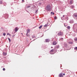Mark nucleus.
<instances>
[{
    "mask_svg": "<svg viewBox=\"0 0 77 77\" xmlns=\"http://www.w3.org/2000/svg\"><path fill=\"white\" fill-rule=\"evenodd\" d=\"M76 31H77V29H76Z\"/></svg>",
    "mask_w": 77,
    "mask_h": 77,
    "instance_id": "obj_48",
    "label": "nucleus"
},
{
    "mask_svg": "<svg viewBox=\"0 0 77 77\" xmlns=\"http://www.w3.org/2000/svg\"><path fill=\"white\" fill-rule=\"evenodd\" d=\"M46 10L47 11H50L51 10V6H50V5H48L46 7Z\"/></svg>",
    "mask_w": 77,
    "mask_h": 77,
    "instance_id": "obj_1",
    "label": "nucleus"
},
{
    "mask_svg": "<svg viewBox=\"0 0 77 77\" xmlns=\"http://www.w3.org/2000/svg\"><path fill=\"white\" fill-rule=\"evenodd\" d=\"M70 23H74V21L73 20H70Z\"/></svg>",
    "mask_w": 77,
    "mask_h": 77,
    "instance_id": "obj_15",
    "label": "nucleus"
},
{
    "mask_svg": "<svg viewBox=\"0 0 77 77\" xmlns=\"http://www.w3.org/2000/svg\"><path fill=\"white\" fill-rule=\"evenodd\" d=\"M9 16H8V14H5V19H7V18H8V17Z\"/></svg>",
    "mask_w": 77,
    "mask_h": 77,
    "instance_id": "obj_4",
    "label": "nucleus"
},
{
    "mask_svg": "<svg viewBox=\"0 0 77 77\" xmlns=\"http://www.w3.org/2000/svg\"><path fill=\"white\" fill-rule=\"evenodd\" d=\"M18 30V28L17 27H16L15 28V32H17Z\"/></svg>",
    "mask_w": 77,
    "mask_h": 77,
    "instance_id": "obj_7",
    "label": "nucleus"
},
{
    "mask_svg": "<svg viewBox=\"0 0 77 77\" xmlns=\"http://www.w3.org/2000/svg\"><path fill=\"white\" fill-rule=\"evenodd\" d=\"M41 3H39V5H41Z\"/></svg>",
    "mask_w": 77,
    "mask_h": 77,
    "instance_id": "obj_40",
    "label": "nucleus"
},
{
    "mask_svg": "<svg viewBox=\"0 0 77 77\" xmlns=\"http://www.w3.org/2000/svg\"><path fill=\"white\" fill-rule=\"evenodd\" d=\"M3 35H4V36H5L6 35V33H3Z\"/></svg>",
    "mask_w": 77,
    "mask_h": 77,
    "instance_id": "obj_29",
    "label": "nucleus"
},
{
    "mask_svg": "<svg viewBox=\"0 0 77 77\" xmlns=\"http://www.w3.org/2000/svg\"><path fill=\"white\" fill-rule=\"evenodd\" d=\"M65 75V73L63 74V75Z\"/></svg>",
    "mask_w": 77,
    "mask_h": 77,
    "instance_id": "obj_38",
    "label": "nucleus"
},
{
    "mask_svg": "<svg viewBox=\"0 0 77 77\" xmlns=\"http://www.w3.org/2000/svg\"><path fill=\"white\" fill-rule=\"evenodd\" d=\"M22 1V2H24V0H23Z\"/></svg>",
    "mask_w": 77,
    "mask_h": 77,
    "instance_id": "obj_45",
    "label": "nucleus"
},
{
    "mask_svg": "<svg viewBox=\"0 0 77 77\" xmlns=\"http://www.w3.org/2000/svg\"><path fill=\"white\" fill-rule=\"evenodd\" d=\"M14 35H13V36H12V37L13 38H14Z\"/></svg>",
    "mask_w": 77,
    "mask_h": 77,
    "instance_id": "obj_41",
    "label": "nucleus"
},
{
    "mask_svg": "<svg viewBox=\"0 0 77 77\" xmlns=\"http://www.w3.org/2000/svg\"><path fill=\"white\" fill-rule=\"evenodd\" d=\"M21 34L23 35V33H21Z\"/></svg>",
    "mask_w": 77,
    "mask_h": 77,
    "instance_id": "obj_44",
    "label": "nucleus"
},
{
    "mask_svg": "<svg viewBox=\"0 0 77 77\" xmlns=\"http://www.w3.org/2000/svg\"><path fill=\"white\" fill-rule=\"evenodd\" d=\"M7 35H9V36H11V34H10L9 33H7Z\"/></svg>",
    "mask_w": 77,
    "mask_h": 77,
    "instance_id": "obj_25",
    "label": "nucleus"
},
{
    "mask_svg": "<svg viewBox=\"0 0 77 77\" xmlns=\"http://www.w3.org/2000/svg\"><path fill=\"white\" fill-rule=\"evenodd\" d=\"M51 48H53V47H51Z\"/></svg>",
    "mask_w": 77,
    "mask_h": 77,
    "instance_id": "obj_42",
    "label": "nucleus"
},
{
    "mask_svg": "<svg viewBox=\"0 0 77 77\" xmlns=\"http://www.w3.org/2000/svg\"><path fill=\"white\" fill-rule=\"evenodd\" d=\"M3 3V1L0 0V4H2Z\"/></svg>",
    "mask_w": 77,
    "mask_h": 77,
    "instance_id": "obj_20",
    "label": "nucleus"
},
{
    "mask_svg": "<svg viewBox=\"0 0 77 77\" xmlns=\"http://www.w3.org/2000/svg\"><path fill=\"white\" fill-rule=\"evenodd\" d=\"M27 34H28V32H27V33H26V35L27 36H28V35H27Z\"/></svg>",
    "mask_w": 77,
    "mask_h": 77,
    "instance_id": "obj_31",
    "label": "nucleus"
},
{
    "mask_svg": "<svg viewBox=\"0 0 77 77\" xmlns=\"http://www.w3.org/2000/svg\"><path fill=\"white\" fill-rule=\"evenodd\" d=\"M75 41H77V38H74Z\"/></svg>",
    "mask_w": 77,
    "mask_h": 77,
    "instance_id": "obj_23",
    "label": "nucleus"
},
{
    "mask_svg": "<svg viewBox=\"0 0 77 77\" xmlns=\"http://www.w3.org/2000/svg\"><path fill=\"white\" fill-rule=\"evenodd\" d=\"M64 26H65V25H64Z\"/></svg>",
    "mask_w": 77,
    "mask_h": 77,
    "instance_id": "obj_46",
    "label": "nucleus"
},
{
    "mask_svg": "<svg viewBox=\"0 0 77 77\" xmlns=\"http://www.w3.org/2000/svg\"><path fill=\"white\" fill-rule=\"evenodd\" d=\"M48 24H46L45 26H44L45 27H47V26H48Z\"/></svg>",
    "mask_w": 77,
    "mask_h": 77,
    "instance_id": "obj_21",
    "label": "nucleus"
},
{
    "mask_svg": "<svg viewBox=\"0 0 77 77\" xmlns=\"http://www.w3.org/2000/svg\"><path fill=\"white\" fill-rule=\"evenodd\" d=\"M63 39V38H60V40H61V41H62Z\"/></svg>",
    "mask_w": 77,
    "mask_h": 77,
    "instance_id": "obj_28",
    "label": "nucleus"
},
{
    "mask_svg": "<svg viewBox=\"0 0 77 77\" xmlns=\"http://www.w3.org/2000/svg\"><path fill=\"white\" fill-rule=\"evenodd\" d=\"M46 42H48L50 41V39H46L45 40Z\"/></svg>",
    "mask_w": 77,
    "mask_h": 77,
    "instance_id": "obj_11",
    "label": "nucleus"
},
{
    "mask_svg": "<svg viewBox=\"0 0 77 77\" xmlns=\"http://www.w3.org/2000/svg\"><path fill=\"white\" fill-rule=\"evenodd\" d=\"M35 39H34V40H33V41H35Z\"/></svg>",
    "mask_w": 77,
    "mask_h": 77,
    "instance_id": "obj_47",
    "label": "nucleus"
},
{
    "mask_svg": "<svg viewBox=\"0 0 77 77\" xmlns=\"http://www.w3.org/2000/svg\"><path fill=\"white\" fill-rule=\"evenodd\" d=\"M75 18L76 20H77V14H74Z\"/></svg>",
    "mask_w": 77,
    "mask_h": 77,
    "instance_id": "obj_6",
    "label": "nucleus"
},
{
    "mask_svg": "<svg viewBox=\"0 0 77 77\" xmlns=\"http://www.w3.org/2000/svg\"><path fill=\"white\" fill-rule=\"evenodd\" d=\"M42 27V25H41L40 26L38 27V28L40 29H41Z\"/></svg>",
    "mask_w": 77,
    "mask_h": 77,
    "instance_id": "obj_14",
    "label": "nucleus"
},
{
    "mask_svg": "<svg viewBox=\"0 0 77 77\" xmlns=\"http://www.w3.org/2000/svg\"><path fill=\"white\" fill-rule=\"evenodd\" d=\"M69 44H73V42H69Z\"/></svg>",
    "mask_w": 77,
    "mask_h": 77,
    "instance_id": "obj_18",
    "label": "nucleus"
},
{
    "mask_svg": "<svg viewBox=\"0 0 77 77\" xmlns=\"http://www.w3.org/2000/svg\"><path fill=\"white\" fill-rule=\"evenodd\" d=\"M68 47V45H67V44L64 43V44L63 46V48H65V47Z\"/></svg>",
    "mask_w": 77,
    "mask_h": 77,
    "instance_id": "obj_2",
    "label": "nucleus"
},
{
    "mask_svg": "<svg viewBox=\"0 0 77 77\" xmlns=\"http://www.w3.org/2000/svg\"><path fill=\"white\" fill-rule=\"evenodd\" d=\"M74 50H77V47H76L75 48H74Z\"/></svg>",
    "mask_w": 77,
    "mask_h": 77,
    "instance_id": "obj_27",
    "label": "nucleus"
},
{
    "mask_svg": "<svg viewBox=\"0 0 77 77\" xmlns=\"http://www.w3.org/2000/svg\"><path fill=\"white\" fill-rule=\"evenodd\" d=\"M71 6L72 9H73L74 8V5H72Z\"/></svg>",
    "mask_w": 77,
    "mask_h": 77,
    "instance_id": "obj_24",
    "label": "nucleus"
},
{
    "mask_svg": "<svg viewBox=\"0 0 77 77\" xmlns=\"http://www.w3.org/2000/svg\"><path fill=\"white\" fill-rule=\"evenodd\" d=\"M53 49H52L50 51V53L51 54H53Z\"/></svg>",
    "mask_w": 77,
    "mask_h": 77,
    "instance_id": "obj_8",
    "label": "nucleus"
},
{
    "mask_svg": "<svg viewBox=\"0 0 77 77\" xmlns=\"http://www.w3.org/2000/svg\"><path fill=\"white\" fill-rule=\"evenodd\" d=\"M8 39L9 41V42H10L11 41V39H10L9 38H8Z\"/></svg>",
    "mask_w": 77,
    "mask_h": 77,
    "instance_id": "obj_22",
    "label": "nucleus"
},
{
    "mask_svg": "<svg viewBox=\"0 0 77 77\" xmlns=\"http://www.w3.org/2000/svg\"><path fill=\"white\" fill-rule=\"evenodd\" d=\"M41 56H39V58H41Z\"/></svg>",
    "mask_w": 77,
    "mask_h": 77,
    "instance_id": "obj_37",
    "label": "nucleus"
},
{
    "mask_svg": "<svg viewBox=\"0 0 77 77\" xmlns=\"http://www.w3.org/2000/svg\"><path fill=\"white\" fill-rule=\"evenodd\" d=\"M32 37V38H35V35H33Z\"/></svg>",
    "mask_w": 77,
    "mask_h": 77,
    "instance_id": "obj_36",
    "label": "nucleus"
},
{
    "mask_svg": "<svg viewBox=\"0 0 77 77\" xmlns=\"http://www.w3.org/2000/svg\"><path fill=\"white\" fill-rule=\"evenodd\" d=\"M63 77V75H62V73H61L59 74V77Z\"/></svg>",
    "mask_w": 77,
    "mask_h": 77,
    "instance_id": "obj_9",
    "label": "nucleus"
},
{
    "mask_svg": "<svg viewBox=\"0 0 77 77\" xmlns=\"http://www.w3.org/2000/svg\"><path fill=\"white\" fill-rule=\"evenodd\" d=\"M53 45H56L57 44V42H54L53 43Z\"/></svg>",
    "mask_w": 77,
    "mask_h": 77,
    "instance_id": "obj_10",
    "label": "nucleus"
},
{
    "mask_svg": "<svg viewBox=\"0 0 77 77\" xmlns=\"http://www.w3.org/2000/svg\"><path fill=\"white\" fill-rule=\"evenodd\" d=\"M67 28L68 29H69H69H70V28H71V27H70L69 26H68L67 27Z\"/></svg>",
    "mask_w": 77,
    "mask_h": 77,
    "instance_id": "obj_13",
    "label": "nucleus"
},
{
    "mask_svg": "<svg viewBox=\"0 0 77 77\" xmlns=\"http://www.w3.org/2000/svg\"><path fill=\"white\" fill-rule=\"evenodd\" d=\"M30 5H29L27 6V8H30Z\"/></svg>",
    "mask_w": 77,
    "mask_h": 77,
    "instance_id": "obj_30",
    "label": "nucleus"
},
{
    "mask_svg": "<svg viewBox=\"0 0 77 77\" xmlns=\"http://www.w3.org/2000/svg\"><path fill=\"white\" fill-rule=\"evenodd\" d=\"M7 54L5 52H3V55L4 56H6Z\"/></svg>",
    "mask_w": 77,
    "mask_h": 77,
    "instance_id": "obj_12",
    "label": "nucleus"
},
{
    "mask_svg": "<svg viewBox=\"0 0 77 77\" xmlns=\"http://www.w3.org/2000/svg\"><path fill=\"white\" fill-rule=\"evenodd\" d=\"M54 19H55V20H56V19H57V17H56L55 16Z\"/></svg>",
    "mask_w": 77,
    "mask_h": 77,
    "instance_id": "obj_32",
    "label": "nucleus"
},
{
    "mask_svg": "<svg viewBox=\"0 0 77 77\" xmlns=\"http://www.w3.org/2000/svg\"><path fill=\"white\" fill-rule=\"evenodd\" d=\"M37 12H38V10H35V13H37Z\"/></svg>",
    "mask_w": 77,
    "mask_h": 77,
    "instance_id": "obj_33",
    "label": "nucleus"
},
{
    "mask_svg": "<svg viewBox=\"0 0 77 77\" xmlns=\"http://www.w3.org/2000/svg\"><path fill=\"white\" fill-rule=\"evenodd\" d=\"M41 35H42V36H41V37H42V36H44V34H43V33H42Z\"/></svg>",
    "mask_w": 77,
    "mask_h": 77,
    "instance_id": "obj_35",
    "label": "nucleus"
},
{
    "mask_svg": "<svg viewBox=\"0 0 77 77\" xmlns=\"http://www.w3.org/2000/svg\"><path fill=\"white\" fill-rule=\"evenodd\" d=\"M3 71H5V68H3Z\"/></svg>",
    "mask_w": 77,
    "mask_h": 77,
    "instance_id": "obj_34",
    "label": "nucleus"
},
{
    "mask_svg": "<svg viewBox=\"0 0 77 77\" xmlns=\"http://www.w3.org/2000/svg\"><path fill=\"white\" fill-rule=\"evenodd\" d=\"M58 35V36H62L63 35V33L62 32H59V33L57 34Z\"/></svg>",
    "mask_w": 77,
    "mask_h": 77,
    "instance_id": "obj_3",
    "label": "nucleus"
},
{
    "mask_svg": "<svg viewBox=\"0 0 77 77\" xmlns=\"http://www.w3.org/2000/svg\"><path fill=\"white\" fill-rule=\"evenodd\" d=\"M30 30L29 29H28L27 30V32L28 33H29L30 32Z\"/></svg>",
    "mask_w": 77,
    "mask_h": 77,
    "instance_id": "obj_17",
    "label": "nucleus"
},
{
    "mask_svg": "<svg viewBox=\"0 0 77 77\" xmlns=\"http://www.w3.org/2000/svg\"><path fill=\"white\" fill-rule=\"evenodd\" d=\"M56 47L57 48V49L59 48L60 47L59 45H57L56 46Z\"/></svg>",
    "mask_w": 77,
    "mask_h": 77,
    "instance_id": "obj_16",
    "label": "nucleus"
},
{
    "mask_svg": "<svg viewBox=\"0 0 77 77\" xmlns=\"http://www.w3.org/2000/svg\"><path fill=\"white\" fill-rule=\"evenodd\" d=\"M65 17V16L63 15V17Z\"/></svg>",
    "mask_w": 77,
    "mask_h": 77,
    "instance_id": "obj_43",
    "label": "nucleus"
},
{
    "mask_svg": "<svg viewBox=\"0 0 77 77\" xmlns=\"http://www.w3.org/2000/svg\"><path fill=\"white\" fill-rule=\"evenodd\" d=\"M4 5V6H6V4L5 5Z\"/></svg>",
    "mask_w": 77,
    "mask_h": 77,
    "instance_id": "obj_39",
    "label": "nucleus"
},
{
    "mask_svg": "<svg viewBox=\"0 0 77 77\" xmlns=\"http://www.w3.org/2000/svg\"><path fill=\"white\" fill-rule=\"evenodd\" d=\"M52 15H54V13H53V12H51V15H52Z\"/></svg>",
    "mask_w": 77,
    "mask_h": 77,
    "instance_id": "obj_26",
    "label": "nucleus"
},
{
    "mask_svg": "<svg viewBox=\"0 0 77 77\" xmlns=\"http://www.w3.org/2000/svg\"><path fill=\"white\" fill-rule=\"evenodd\" d=\"M72 1H70V4L72 5Z\"/></svg>",
    "mask_w": 77,
    "mask_h": 77,
    "instance_id": "obj_19",
    "label": "nucleus"
},
{
    "mask_svg": "<svg viewBox=\"0 0 77 77\" xmlns=\"http://www.w3.org/2000/svg\"><path fill=\"white\" fill-rule=\"evenodd\" d=\"M77 23L74 24L73 25L74 28H77Z\"/></svg>",
    "mask_w": 77,
    "mask_h": 77,
    "instance_id": "obj_5",
    "label": "nucleus"
}]
</instances>
